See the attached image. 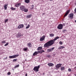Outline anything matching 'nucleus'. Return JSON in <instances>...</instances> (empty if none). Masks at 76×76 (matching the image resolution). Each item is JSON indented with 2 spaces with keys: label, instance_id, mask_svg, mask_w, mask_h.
<instances>
[{
  "label": "nucleus",
  "instance_id": "nucleus-1",
  "mask_svg": "<svg viewBox=\"0 0 76 76\" xmlns=\"http://www.w3.org/2000/svg\"><path fill=\"white\" fill-rule=\"evenodd\" d=\"M58 38H59L58 37H56L53 40H51L48 42L47 43H45L44 45V47H48V48L49 47L51 46V45L54 44L55 41L57 40V39H58Z\"/></svg>",
  "mask_w": 76,
  "mask_h": 76
},
{
  "label": "nucleus",
  "instance_id": "nucleus-2",
  "mask_svg": "<svg viewBox=\"0 0 76 76\" xmlns=\"http://www.w3.org/2000/svg\"><path fill=\"white\" fill-rule=\"evenodd\" d=\"M40 68V65H39L37 66H36L34 67L33 69V70L35 71V72H38L39 71V69Z\"/></svg>",
  "mask_w": 76,
  "mask_h": 76
},
{
  "label": "nucleus",
  "instance_id": "nucleus-3",
  "mask_svg": "<svg viewBox=\"0 0 76 76\" xmlns=\"http://www.w3.org/2000/svg\"><path fill=\"white\" fill-rule=\"evenodd\" d=\"M19 56V55H15L12 56H10L9 57V58H16V57H18Z\"/></svg>",
  "mask_w": 76,
  "mask_h": 76
},
{
  "label": "nucleus",
  "instance_id": "nucleus-4",
  "mask_svg": "<svg viewBox=\"0 0 76 76\" xmlns=\"http://www.w3.org/2000/svg\"><path fill=\"white\" fill-rule=\"evenodd\" d=\"M63 27V25L61 24H60L58 25L57 26L58 29H62Z\"/></svg>",
  "mask_w": 76,
  "mask_h": 76
},
{
  "label": "nucleus",
  "instance_id": "nucleus-5",
  "mask_svg": "<svg viewBox=\"0 0 76 76\" xmlns=\"http://www.w3.org/2000/svg\"><path fill=\"white\" fill-rule=\"evenodd\" d=\"M54 50V47L52 48H51L48 49L47 50V52H48V53H50V52H51V51H53Z\"/></svg>",
  "mask_w": 76,
  "mask_h": 76
},
{
  "label": "nucleus",
  "instance_id": "nucleus-6",
  "mask_svg": "<svg viewBox=\"0 0 76 76\" xmlns=\"http://www.w3.org/2000/svg\"><path fill=\"white\" fill-rule=\"evenodd\" d=\"M45 35L41 37L40 38V41H43L45 40Z\"/></svg>",
  "mask_w": 76,
  "mask_h": 76
},
{
  "label": "nucleus",
  "instance_id": "nucleus-7",
  "mask_svg": "<svg viewBox=\"0 0 76 76\" xmlns=\"http://www.w3.org/2000/svg\"><path fill=\"white\" fill-rule=\"evenodd\" d=\"M25 8V6L23 5H21L20 7V10H21L22 11H24Z\"/></svg>",
  "mask_w": 76,
  "mask_h": 76
},
{
  "label": "nucleus",
  "instance_id": "nucleus-8",
  "mask_svg": "<svg viewBox=\"0 0 76 76\" xmlns=\"http://www.w3.org/2000/svg\"><path fill=\"white\" fill-rule=\"evenodd\" d=\"M73 13H72L69 15L68 17L69 18H70V19H72L73 18Z\"/></svg>",
  "mask_w": 76,
  "mask_h": 76
},
{
  "label": "nucleus",
  "instance_id": "nucleus-9",
  "mask_svg": "<svg viewBox=\"0 0 76 76\" xmlns=\"http://www.w3.org/2000/svg\"><path fill=\"white\" fill-rule=\"evenodd\" d=\"M61 66H62V64H57L56 66V68L57 69H58L60 67H61Z\"/></svg>",
  "mask_w": 76,
  "mask_h": 76
},
{
  "label": "nucleus",
  "instance_id": "nucleus-10",
  "mask_svg": "<svg viewBox=\"0 0 76 76\" xmlns=\"http://www.w3.org/2000/svg\"><path fill=\"white\" fill-rule=\"evenodd\" d=\"M48 65L49 66H50V67H53L54 66V64L52 63H48Z\"/></svg>",
  "mask_w": 76,
  "mask_h": 76
},
{
  "label": "nucleus",
  "instance_id": "nucleus-11",
  "mask_svg": "<svg viewBox=\"0 0 76 76\" xmlns=\"http://www.w3.org/2000/svg\"><path fill=\"white\" fill-rule=\"evenodd\" d=\"M23 26H24L23 24H20L18 26V28L20 29V28H23Z\"/></svg>",
  "mask_w": 76,
  "mask_h": 76
},
{
  "label": "nucleus",
  "instance_id": "nucleus-12",
  "mask_svg": "<svg viewBox=\"0 0 76 76\" xmlns=\"http://www.w3.org/2000/svg\"><path fill=\"white\" fill-rule=\"evenodd\" d=\"M70 10H69L66 12V13L64 15V17H66V16H67V15L70 12Z\"/></svg>",
  "mask_w": 76,
  "mask_h": 76
},
{
  "label": "nucleus",
  "instance_id": "nucleus-13",
  "mask_svg": "<svg viewBox=\"0 0 76 76\" xmlns=\"http://www.w3.org/2000/svg\"><path fill=\"white\" fill-rule=\"evenodd\" d=\"M17 38H20L21 37H22V34L20 33H18L16 35Z\"/></svg>",
  "mask_w": 76,
  "mask_h": 76
},
{
  "label": "nucleus",
  "instance_id": "nucleus-14",
  "mask_svg": "<svg viewBox=\"0 0 76 76\" xmlns=\"http://www.w3.org/2000/svg\"><path fill=\"white\" fill-rule=\"evenodd\" d=\"M32 15L31 14H30V15H28L26 16V18H31L32 17Z\"/></svg>",
  "mask_w": 76,
  "mask_h": 76
},
{
  "label": "nucleus",
  "instance_id": "nucleus-15",
  "mask_svg": "<svg viewBox=\"0 0 76 76\" xmlns=\"http://www.w3.org/2000/svg\"><path fill=\"white\" fill-rule=\"evenodd\" d=\"M20 6V3H19L15 4V6L16 7H19Z\"/></svg>",
  "mask_w": 76,
  "mask_h": 76
},
{
  "label": "nucleus",
  "instance_id": "nucleus-16",
  "mask_svg": "<svg viewBox=\"0 0 76 76\" xmlns=\"http://www.w3.org/2000/svg\"><path fill=\"white\" fill-rule=\"evenodd\" d=\"M7 6H8V4H5L4 6V10H7Z\"/></svg>",
  "mask_w": 76,
  "mask_h": 76
},
{
  "label": "nucleus",
  "instance_id": "nucleus-17",
  "mask_svg": "<svg viewBox=\"0 0 76 76\" xmlns=\"http://www.w3.org/2000/svg\"><path fill=\"white\" fill-rule=\"evenodd\" d=\"M27 45L29 47H31L32 45L31 44V43H28V44H27Z\"/></svg>",
  "mask_w": 76,
  "mask_h": 76
},
{
  "label": "nucleus",
  "instance_id": "nucleus-18",
  "mask_svg": "<svg viewBox=\"0 0 76 76\" xmlns=\"http://www.w3.org/2000/svg\"><path fill=\"white\" fill-rule=\"evenodd\" d=\"M38 54V52H35L33 54V56H35L36 55H37Z\"/></svg>",
  "mask_w": 76,
  "mask_h": 76
},
{
  "label": "nucleus",
  "instance_id": "nucleus-19",
  "mask_svg": "<svg viewBox=\"0 0 76 76\" xmlns=\"http://www.w3.org/2000/svg\"><path fill=\"white\" fill-rule=\"evenodd\" d=\"M65 47L64 46H60L58 48L59 50H61V49H63Z\"/></svg>",
  "mask_w": 76,
  "mask_h": 76
},
{
  "label": "nucleus",
  "instance_id": "nucleus-20",
  "mask_svg": "<svg viewBox=\"0 0 76 76\" xmlns=\"http://www.w3.org/2000/svg\"><path fill=\"white\" fill-rule=\"evenodd\" d=\"M42 47H39L37 48V50L38 51H39V50H42Z\"/></svg>",
  "mask_w": 76,
  "mask_h": 76
},
{
  "label": "nucleus",
  "instance_id": "nucleus-21",
  "mask_svg": "<svg viewBox=\"0 0 76 76\" xmlns=\"http://www.w3.org/2000/svg\"><path fill=\"white\" fill-rule=\"evenodd\" d=\"M30 1L29 0H25V2L26 3H29Z\"/></svg>",
  "mask_w": 76,
  "mask_h": 76
},
{
  "label": "nucleus",
  "instance_id": "nucleus-22",
  "mask_svg": "<svg viewBox=\"0 0 76 76\" xmlns=\"http://www.w3.org/2000/svg\"><path fill=\"white\" fill-rule=\"evenodd\" d=\"M50 36L51 37H54V34H50Z\"/></svg>",
  "mask_w": 76,
  "mask_h": 76
},
{
  "label": "nucleus",
  "instance_id": "nucleus-23",
  "mask_svg": "<svg viewBox=\"0 0 76 76\" xmlns=\"http://www.w3.org/2000/svg\"><path fill=\"white\" fill-rule=\"evenodd\" d=\"M64 67H61V70H64Z\"/></svg>",
  "mask_w": 76,
  "mask_h": 76
},
{
  "label": "nucleus",
  "instance_id": "nucleus-24",
  "mask_svg": "<svg viewBox=\"0 0 76 76\" xmlns=\"http://www.w3.org/2000/svg\"><path fill=\"white\" fill-rule=\"evenodd\" d=\"M23 11H24V12H28V9H26L25 8V9Z\"/></svg>",
  "mask_w": 76,
  "mask_h": 76
},
{
  "label": "nucleus",
  "instance_id": "nucleus-25",
  "mask_svg": "<svg viewBox=\"0 0 76 76\" xmlns=\"http://www.w3.org/2000/svg\"><path fill=\"white\" fill-rule=\"evenodd\" d=\"M11 9L12 10H16V8H14L13 7H11Z\"/></svg>",
  "mask_w": 76,
  "mask_h": 76
},
{
  "label": "nucleus",
  "instance_id": "nucleus-26",
  "mask_svg": "<svg viewBox=\"0 0 76 76\" xmlns=\"http://www.w3.org/2000/svg\"><path fill=\"white\" fill-rule=\"evenodd\" d=\"M28 50V48H25L23 49L24 51H26Z\"/></svg>",
  "mask_w": 76,
  "mask_h": 76
},
{
  "label": "nucleus",
  "instance_id": "nucleus-27",
  "mask_svg": "<svg viewBox=\"0 0 76 76\" xmlns=\"http://www.w3.org/2000/svg\"><path fill=\"white\" fill-rule=\"evenodd\" d=\"M1 42L2 43H3V44H5V43H6V41L5 40H4L3 41H1Z\"/></svg>",
  "mask_w": 76,
  "mask_h": 76
},
{
  "label": "nucleus",
  "instance_id": "nucleus-28",
  "mask_svg": "<svg viewBox=\"0 0 76 76\" xmlns=\"http://www.w3.org/2000/svg\"><path fill=\"white\" fill-rule=\"evenodd\" d=\"M30 27V25H28L26 27V29H28Z\"/></svg>",
  "mask_w": 76,
  "mask_h": 76
},
{
  "label": "nucleus",
  "instance_id": "nucleus-29",
  "mask_svg": "<svg viewBox=\"0 0 76 76\" xmlns=\"http://www.w3.org/2000/svg\"><path fill=\"white\" fill-rule=\"evenodd\" d=\"M19 66V65L18 64V65H17L15 66V68H17V67H18Z\"/></svg>",
  "mask_w": 76,
  "mask_h": 76
},
{
  "label": "nucleus",
  "instance_id": "nucleus-30",
  "mask_svg": "<svg viewBox=\"0 0 76 76\" xmlns=\"http://www.w3.org/2000/svg\"><path fill=\"white\" fill-rule=\"evenodd\" d=\"M17 61V59H15L13 60V62H15Z\"/></svg>",
  "mask_w": 76,
  "mask_h": 76
},
{
  "label": "nucleus",
  "instance_id": "nucleus-31",
  "mask_svg": "<svg viewBox=\"0 0 76 76\" xmlns=\"http://www.w3.org/2000/svg\"><path fill=\"white\" fill-rule=\"evenodd\" d=\"M9 45V43L7 42L6 44L4 45V46H7Z\"/></svg>",
  "mask_w": 76,
  "mask_h": 76
},
{
  "label": "nucleus",
  "instance_id": "nucleus-32",
  "mask_svg": "<svg viewBox=\"0 0 76 76\" xmlns=\"http://www.w3.org/2000/svg\"><path fill=\"white\" fill-rule=\"evenodd\" d=\"M7 21H8V19H6L4 20V22H5V23H6L7 22Z\"/></svg>",
  "mask_w": 76,
  "mask_h": 76
},
{
  "label": "nucleus",
  "instance_id": "nucleus-33",
  "mask_svg": "<svg viewBox=\"0 0 76 76\" xmlns=\"http://www.w3.org/2000/svg\"><path fill=\"white\" fill-rule=\"evenodd\" d=\"M66 31L67 30H66L64 29V30L62 31V32H64H64H66Z\"/></svg>",
  "mask_w": 76,
  "mask_h": 76
},
{
  "label": "nucleus",
  "instance_id": "nucleus-34",
  "mask_svg": "<svg viewBox=\"0 0 76 76\" xmlns=\"http://www.w3.org/2000/svg\"><path fill=\"white\" fill-rule=\"evenodd\" d=\"M10 74H11V73H10V72H9L8 73H7V75H9H9H10Z\"/></svg>",
  "mask_w": 76,
  "mask_h": 76
},
{
  "label": "nucleus",
  "instance_id": "nucleus-35",
  "mask_svg": "<svg viewBox=\"0 0 76 76\" xmlns=\"http://www.w3.org/2000/svg\"><path fill=\"white\" fill-rule=\"evenodd\" d=\"M59 44H61V45H62V44H63V43L61 41L59 42Z\"/></svg>",
  "mask_w": 76,
  "mask_h": 76
},
{
  "label": "nucleus",
  "instance_id": "nucleus-36",
  "mask_svg": "<svg viewBox=\"0 0 76 76\" xmlns=\"http://www.w3.org/2000/svg\"><path fill=\"white\" fill-rule=\"evenodd\" d=\"M68 70L69 72H71L72 71V70L70 69H69Z\"/></svg>",
  "mask_w": 76,
  "mask_h": 76
},
{
  "label": "nucleus",
  "instance_id": "nucleus-37",
  "mask_svg": "<svg viewBox=\"0 0 76 76\" xmlns=\"http://www.w3.org/2000/svg\"><path fill=\"white\" fill-rule=\"evenodd\" d=\"M31 7H32V9H33L34 7V5H32L31 6Z\"/></svg>",
  "mask_w": 76,
  "mask_h": 76
},
{
  "label": "nucleus",
  "instance_id": "nucleus-38",
  "mask_svg": "<svg viewBox=\"0 0 76 76\" xmlns=\"http://www.w3.org/2000/svg\"><path fill=\"white\" fill-rule=\"evenodd\" d=\"M42 52H44V50H42L41 51V52H39L40 53H42Z\"/></svg>",
  "mask_w": 76,
  "mask_h": 76
},
{
  "label": "nucleus",
  "instance_id": "nucleus-39",
  "mask_svg": "<svg viewBox=\"0 0 76 76\" xmlns=\"http://www.w3.org/2000/svg\"><path fill=\"white\" fill-rule=\"evenodd\" d=\"M7 57H6V58H4V60H6V59H7Z\"/></svg>",
  "mask_w": 76,
  "mask_h": 76
},
{
  "label": "nucleus",
  "instance_id": "nucleus-40",
  "mask_svg": "<svg viewBox=\"0 0 76 76\" xmlns=\"http://www.w3.org/2000/svg\"><path fill=\"white\" fill-rule=\"evenodd\" d=\"M74 69H75V70H76V66L74 67Z\"/></svg>",
  "mask_w": 76,
  "mask_h": 76
},
{
  "label": "nucleus",
  "instance_id": "nucleus-41",
  "mask_svg": "<svg viewBox=\"0 0 76 76\" xmlns=\"http://www.w3.org/2000/svg\"><path fill=\"white\" fill-rule=\"evenodd\" d=\"M25 76H28V75L27 74V73H26V74Z\"/></svg>",
  "mask_w": 76,
  "mask_h": 76
},
{
  "label": "nucleus",
  "instance_id": "nucleus-42",
  "mask_svg": "<svg viewBox=\"0 0 76 76\" xmlns=\"http://www.w3.org/2000/svg\"><path fill=\"white\" fill-rule=\"evenodd\" d=\"M50 1H53V0H50Z\"/></svg>",
  "mask_w": 76,
  "mask_h": 76
},
{
  "label": "nucleus",
  "instance_id": "nucleus-43",
  "mask_svg": "<svg viewBox=\"0 0 76 76\" xmlns=\"http://www.w3.org/2000/svg\"><path fill=\"white\" fill-rule=\"evenodd\" d=\"M75 23H76V20H75Z\"/></svg>",
  "mask_w": 76,
  "mask_h": 76
},
{
  "label": "nucleus",
  "instance_id": "nucleus-44",
  "mask_svg": "<svg viewBox=\"0 0 76 76\" xmlns=\"http://www.w3.org/2000/svg\"><path fill=\"white\" fill-rule=\"evenodd\" d=\"M75 6H76V3L75 4Z\"/></svg>",
  "mask_w": 76,
  "mask_h": 76
},
{
  "label": "nucleus",
  "instance_id": "nucleus-45",
  "mask_svg": "<svg viewBox=\"0 0 76 76\" xmlns=\"http://www.w3.org/2000/svg\"><path fill=\"white\" fill-rule=\"evenodd\" d=\"M44 73H43V75H44Z\"/></svg>",
  "mask_w": 76,
  "mask_h": 76
}]
</instances>
